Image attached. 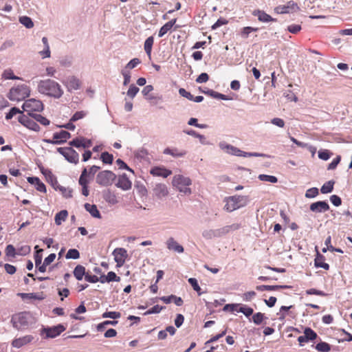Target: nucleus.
Returning a JSON list of instances; mask_svg holds the SVG:
<instances>
[{
  "mask_svg": "<svg viewBox=\"0 0 352 352\" xmlns=\"http://www.w3.org/2000/svg\"><path fill=\"white\" fill-rule=\"evenodd\" d=\"M37 89L40 94L55 99L61 98L64 93L61 86L51 79L40 80Z\"/></svg>",
  "mask_w": 352,
  "mask_h": 352,
  "instance_id": "f03ea898",
  "label": "nucleus"
},
{
  "mask_svg": "<svg viewBox=\"0 0 352 352\" xmlns=\"http://www.w3.org/2000/svg\"><path fill=\"white\" fill-rule=\"evenodd\" d=\"M258 179L261 181L268 182L270 183H276L278 181V179L276 177L273 176V175H265V174L259 175Z\"/></svg>",
  "mask_w": 352,
  "mask_h": 352,
  "instance_id": "603ef678",
  "label": "nucleus"
},
{
  "mask_svg": "<svg viewBox=\"0 0 352 352\" xmlns=\"http://www.w3.org/2000/svg\"><path fill=\"white\" fill-rule=\"evenodd\" d=\"M252 14L258 17V20L262 23H268L270 21H276V19L272 18L270 14H267L265 11L261 10H255L253 11Z\"/></svg>",
  "mask_w": 352,
  "mask_h": 352,
  "instance_id": "4be33fe9",
  "label": "nucleus"
},
{
  "mask_svg": "<svg viewBox=\"0 0 352 352\" xmlns=\"http://www.w3.org/2000/svg\"><path fill=\"white\" fill-rule=\"evenodd\" d=\"M179 94L184 98H187L188 100L192 101L194 100V96L189 91H187L184 88H180L179 89Z\"/></svg>",
  "mask_w": 352,
  "mask_h": 352,
  "instance_id": "0e129e2a",
  "label": "nucleus"
},
{
  "mask_svg": "<svg viewBox=\"0 0 352 352\" xmlns=\"http://www.w3.org/2000/svg\"><path fill=\"white\" fill-rule=\"evenodd\" d=\"M117 175L111 170H102L96 176V183L102 186H109L116 181Z\"/></svg>",
  "mask_w": 352,
  "mask_h": 352,
  "instance_id": "6e6552de",
  "label": "nucleus"
},
{
  "mask_svg": "<svg viewBox=\"0 0 352 352\" xmlns=\"http://www.w3.org/2000/svg\"><path fill=\"white\" fill-rule=\"evenodd\" d=\"M241 227L240 223H236L222 228L215 229L217 238L222 237L228 233L237 230Z\"/></svg>",
  "mask_w": 352,
  "mask_h": 352,
  "instance_id": "2eb2a0df",
  "label": "nucleus"
},
{
  "mask_svg": "<svg viewBox=\"0 0 352 352\" xmlns=\"http://www.w3.org/2000/svg\"><path fill=\"white\" fill-rule=\"evenodd\" d=\"M116 180L115 186L124 191L129 190L132 187V182L126 173L118 175Z\"/></svg>",
  "mask_w": 352,
  "mask_h": 352,
  "instance_id": "f8f14e48",
  "label": "nucleus"
},
{
  "mask_svg": "<svg viewBox=\"0 0 352 352\" xmlns=\"http://www.w3.org/2000/svg\"><path fill=\"white\" fill-rule=\"evenodd\" d=\"M86 115H87V113L84 111H76L72 116L70 121L71 122H76V121L83 118L84 117H85Z\"/></svg>",
  "mask_w": 352,
  "mask_h": 352,
  "instance_id": "052dcab7",
  "label": "nucleus"
},
{
  "mask_svg": "<svg viewBox=\"0 0 352 352\" xmlns=\"http://www.w3.org/2000/svg\"><path fill=\"white\" fill-rule=\"evenodd\" d=\"M83 140L82 138H76L69 142V144L76 148L82 147Z\"/></svg>",
  "mask_w": 352,
  "mask_h": 352,
  "instance_id": "774afa93",
  "label": "nucleus"
},
{
  "mask_svg": "<svg viewBox=\"0 0 352 352\" xmlns=\"http://www.w3.org/2000/svg\"><path fill=\"white\" fill-rule=\"evenodd\" d=\"M315 348L319 352H328L331 350L330 344L325 342H320L318 343Z\"/></svg>",
  "mask_w": 352,
  "mask_h": 352,
  "instance_id": "a18cd8bd",
  "label": "nucleus"
},
{
  "mask_svg": "<svg viewBox=\"0 0 352 352\" xmlns=\"http://www.w3.org/2000/svg\"><path fill=\"white\" fill-rule=\"evenodd\" d=\"M324 260H325V257L322 254H321L320 253L317 252V254H316V258L314 260L315 266L316 267H320V268H323L326 270H328L329 269V265L327 263H324Z\"/></svg>",
  "mask_w": 352,
  "mask_h": 352,
  "instance_id": "bb28decb",
  "label": "nucleus"
},
{
  "mask_svg": "<svg viewBox=\"0 0 352 352\" xmlns=\"http://www.w3.org/2000/svg\"><path fill=\"white\" fill-rule=\"evenodd\" d=\"M150 174L153 176L166 178L172 174V171L164 166H154L150 170Z\"/></svg>",
  "mask_w": 352,
  "mask_h": 352,
  "instance_id": "6ab92c4d",
  "label": "nucleus"
},
{
  "mask_svg": "<svg viewBox=\"0 0 352 352\" xmlns=\"http://www.w3.org/2000/svg\"><path fill=\"white\" fill-rule=\"evenodd\" d=\"M71 137L70 133L67 131H60L53 134V138L55 140H58L60 142V144H63Z\"/></svg>",
  "mask_w": 352,
  "mask_h": 352,
  "instance_id": "c756f323",
  "label": "nucleus"
},
{
  "mask_svg": "<svg viewBox=\"0 0 352 352\" xmlns=\"http://www.w3.org/2000/svg\"><path fill=\"white\" fill-rule=\"evenodd\" d=\"M38 168L41 173L46 178L47 181L50 183L52 186L55 189L59 184L51 170L45 168L43 166H38Z\"/></svg>",
  "mask_w": 352,
  "mask_h": 352,
  "instance_id": "a211bd4d",
  "label": "nucleus"
},
{
  "mask_svg": "<svg viewBox=\"0 0 352 352\" xmlns=\"http://www.w3.org/2000/svg\"><path fill=\"white\" fill-rule=\"evenodd\" d=\"M73 58L72 56H64L59 60L60 65L64 67H69L72 66Z\"/></svg>",
  "mask_w": 352,
  "mask_h": 352,
  "instance_id": "3c124183",
  "label": "nucleus"
},
{
  "mask_svg": "<svg viewBox=\"0 0 352 352\" xmlns=\"http://www.w3.org/2000/svg\"><path fill=\"white\" fill-rule=\"evenodd\" d=\"M334 184H335V182L333 180L327 182L322 186V187L320 188V192L322 194H327V193L331 192L332 190H333Z\"/></svg>",
  "mask_w": 352,
  "mask_h": 352,
  "instance_id": "e433bc0d",
  "label": "nucleus"
},
{
  "mask_svg": "<svg viewBox=\"0 0 352 352\" xmlns=\"http://www.w3.org/2000/svg\"><path fill=\"white\" fill-rule=\"evenodd\" d=\"M66 259H78L80 258V252L76 249H69L66 255H65Z\"/></svg>",
  "mask_w": 352,
  "mask_h": 352,
  "instance_id": "49530a36",
  "label": "nucleus"
},
{
  "mask_svg": "<svg viewBox=\"0 0 352 352\" xmlns=\"http://www.w3.org/2000/svg\"><path fill=\"white\" fill-rule=\"evenodd\" d=\"M102 196L109 204L115 205L118 202L116 193L109 188L103 190L102 191Z\"/></svg>",
  "mask_w": 352,
  "mask_h": 352,
  "instance_id": "aec40b11",
  "label": "nucleus"
},
{
  "mask_svg": "<svg viewBox=\"0 0 352 352\" xmlns=\"http://www.w3.org/2000/svg\"><path fill=\"white\" fill-rule=\"evenodd\" d=\"M237 311L243 314L246 317H250L253 314L254 310L250 307L243 305L240 307Z\"/></svg>",
  "mask_w": 352,
  "mask_h": 352,
  "instance_id": "6e6d98bb",
  "label": "nucleus"
},
{
  "mask_svg": "<svg viewBox=\"0 0 352 352\" xmlns=\"http://www.w3.org/2000/svg\"><path fill=\"white\" fill-rule=\"evenodd\" d=\"M224 201L226 202L224 210L231 212L247 206L249 199L248 196L234 195L225 198Z\"/></svg>",
  "mask_w": 352,
  "mask_h": 352,
  "instance_id": "7ed1b4c3",
  "label": "nucleus"
},
{
  "mask_svg": "<svg viewBox=\"0 0 352 352\" xmlns=\"http://www.w3.org/2000/svg\"><path fill=\"white\" fill-rule=\"evenodd\" d=\"M33 340L34 337L32 335H26L20 338H14L12 340L11 345L14 348L20 349L32 342Z\"/></svg>",
  "mask_w": 352,
  "mask_h": 352,
  "instance_id": "dca6fc26",
  "label": "nucleus"
},
{
  "mask_svg": "<svg viewBox=\"0 0 352 352\" xmlns=\"http://www.w3.org/2000/svg\"><path fill=\"white\" fill-rule=\"evenodd\" d=\"M122 75L124 77L123 85H127L131 81V74L128 70H122Z\"/></svg>",
  "mask_w": 352,
  "mask_h": 352,
  "instance_id": "69168bd1",
  "label": "nucleus"
},
{
  "mask_svg": "<svg viewBox=\"0 0 352 352\" xmlns=\"http://www.w3.org/2000/svg\"><path fill=\"white\" fill-rule=\"evenodd\" d=\"M113 255L114 256L115 262L117 263V267H122L128 256L127 252L124 248H117L113 251Z\"/></svg>",
  "mask_w": 352,
  "mask_h": 352,
  "instance_id": "ddd939ff",
  "label": "nucleus"
},
{
  "mask_svg": "<svg viewBox=\"0 0 352 352\" xmlns=\"http://www.w3.org/2000/svg\"><path fill=\"white\" fill-rule=\"evenodd\" d=\"M28 182L34 185L36 189L42 192H46V186L39 179L38 177H28L27 178Z\"/></svg>",
  "mask_w": 352,
  "mask_h": 352,
  "instance_id": "a878e982",
  "label": "nucleus"
},
{
  "mask_svg": "<svg viewBox=\"0 0 352 352\" xmlns=\"http://www.w3.org/2000/svg\"><path fill=\"white\" fill-rule=\"evenodd\" d=\"M57 151L69 163L77 164L79 162V154L72 147H59Z\"/></svg>",
  "mask_w": 352,
  "mask_h": 352,
  "instance_id": "1a4fd4ad",
  "label": "nucleus"
},
{
  "mask_svg": "<svg viewBox=\"0 0 352 352\" xmlns=\"http://www.w3.org/2000/svg\"><path fill=\"white\" fill-rule=\"evenodd\" d=\"M74 276L78 280H81L83 278V276L85 277L87 274L85 272V267L81 265H78L75 267L74 270Z\"/></svg>",
  "mask_w": 352,
  "mask_h": 352,
  "instance_id": "7c9ffc66",
  "label": "nucleus"
},
{
  "mask_svg": "<svg viewBox=\"0 0 352 352\" xmlns=\"http://www.w3.org/2000/svg\"><path fill=\"white\" fill-rule=\"evenodd\" d=\"M299 7L296 3L293 1H288L285 5L278 6L274 10L277 14H288L297 12Z\"/></svg>",
  "mask_w": 352,
  "mask_h": 352,
  "instance_id": "9b49d317",
  "label": "nucleus"
},
{
  "mask_svg": "<svg viewBox=\"0 0 352 352\" xmlns=\"http://www.w3.org/2000/svg\"><path fill=\"white\" fill-rule=\"evenodd\" d=\"M140 89L135 86L134 84H132L129 86V88L126 92V95L133 99L135 98V96L137 95V94L139 92Z\"/></svg>",
  "mask_w": 352,
  "mask_h": 352,
  "instance_id": "864d4df0",
  "label": "nucleus"
},
{
  "mask_svg": "<svg viewBox=\"0 0 352 352\" xmlns=\"http://www.w3.org/2000/svg\"><path fill=\"white\" fill-rule=\"evenodd\" d=\"M188 283L192 287L193 289L195 291H196L199 295H201V293H200L201 288L198 284L197 279L195 278H190L188 279Z\"/></svg>",
  "mask_w": 352,
  "mask_h": 352,
  "instance_id": "e2e57ef3",
  "label": "nucleus"
},
{
  "mask_svg": "<svg viewBox=\"0 0 352 352\" xmlns=\"http://www.w3.org/2000/svg\"><path fill=\"white\" fill-rule=\"evenodd\" d=\"M87 177H88V172H87V168H85L82 170L81 175L80 176L79 180H78V183L81 186H88L89 180L87 179Z\"/></svg>",
  "mask_w": 352,
  "mask_h": 352,
  "instance_id": "c03bdc74",
  "label": "nucleus"
},
{
  "mask_svg": "<svg viewBox=\"0 0 352 352\" xmlns=\"http://www.w3.org/2000/svg\"><path fill=\"white\" fill-rule=\"evenodd\" d=\"M153 192L157 198H162L168 195V191L164 184H156L153 188Z\"/></svg>",
  "mask_w": 352,
  "mask_h": 352,
  "instance_id": "b1692460",
  "label": "nucleus"
},
{
  "mask_svg": "<svg viewBox=\"0 0 352 352\" xmlns=\"http://www.w3.org/2000/svg\"><path fill=\"white\" fill-rule=\"evenodd\" d=\"M18 121L23 126L33 131L38 132L41 128L36 122L35 120L28 115L22 114L18 117Z\"/></svg>",
  "mask_w": 352,
  "mask_h": 352,
  "instance_id": "9d476101",
  "label": "nucleus"
},
{
  "mask_svg": "<svg viewBox=\"0 0 352 352\" xmlns=\"http://www.w3.org/2000/svg\"><path fill=\"white\" fill-rule=\"evenodd\" d=\"M18 296H21V298L23 300L34 299L41 300L44 298L41 295L36 293H19Z\"/></svg>",
  "mask_w": 352,
  "mask_h": 352,
  "instance_id": "473e14b6",
  "label": "nucleus"
},
{
  "mask_svg": "<svg viewBox=\"0 0 352 352\" xmlns=\"http://www.w3.org/2000/svg\"><path fill=\"white\" fill-rule=\"evenodd\" d=\"M219 148L226 152L228 154L234 155V156H239L241 150L238 148L237 147H235L231 144H227L225 142H221L219 144Z\"/></svg>",
  "mask_w": 352,
  "mask_h": 352,
  "instance_id": "412c9836",
  "label": "nucleus"
},
{
  "mask_svg": "<svg viewBox=\"0 0 352 352\" xmlns=\"http://www.w3.org/2000/svg\"><path fill=\"white\" fill-rule=\"evenodd\" d=\"M68 216V212L66 210H63L55 215V223L57 226H60L63 221H65Z\"/></svg>",
  "mask_w": 352,
  "mask_h": 352,
  "instance_id": "2f4dec72",
  "label": "nucleus"
},
{
  "mask_svg": "<svg viewBox=\"0 0 352 352\" xmlns=\"http://www.w3.org/2000/svg\"><path fill=\"white\" fill-rule=\"evenodd\" d=\"M31 117L35 120L36 122H39L43 126H48L50 123V121L47 118L41 114L35 113Z\"/></svg>",
  "mask_w": 352,
  "mask_h": 352,
  "instance_id": "4c0bfd02",
  "label": "nucleus"
},
{
  "mask_svg": "<svg viewBox=\"0 0 352 352\" xmlns=\"http://www.w3.org/2000/svg\"><path fill=\"white\" fill-rule=\"evenodd\" d=\"M202 236L207 240L217 238L215 229L205 230L202 232Z\"/></svg>",
  "mask_w": 352,
  "mask_h": 352,
  "instance_id": "8fccbe9b",
  "label": "nucleus"
},
{
  "mask_svg": "<svg viewBox=\"0 0 352 352\" xmlns=\"http://www.w3.org/2000/svg\"><path fill=\"white\" fill-rule=\"evenodd\" d=\"M304 335L309 341L314 340L318 337L317 333L309 327L305 329Z\"/></svg>",
  "mask_w": 352,
  "mask_h": 352,
  "instance_id": "79ce46f5",
  "label": "nucleus"
},
{
  "mask_svg": "<svg viewBox=\"0 0 352 352\" xmlns=\"http://www.w3.org/2000/svg\"><path fill=\"white\" fill-rule=\"evenodd\" d=\"M154 38L152 36L148 37L145 42H144V50L146 53V54L151 57V51H152V47L153 45Z\"/></svg>",
  "mask_w": 352,
  "mask_h": 352,
  "instance_id": "f704fd0d",
  "label": "nucleus"
},
{
  "mask_svg": "<svg viewBox=\"0 0 352 352\" xmlns=\"http://www.w3.org/2000/svg\"><path fill=\"white\" fill-rule=\"evenodd\" d=\"M118 323V322L117 320H105L101 323H99L96 326V329L98 331H102L106 328V327H109V325L116 326Z\"/></svg>",
  "mask_w": 352,
  "mask_h": 352,
  "instance_id": "a19ab883",
  "label": "nucleus"
},
{
  "mask_svg": "<svg viewBox=\"0 0 352 352\" xmlns=\"http://www.w3.org/2000/svg\"><path fill=\"white\" fill-rule=\"evenodd\" d=\"M166 244L169 250H173L179 254L183 253L184 251L183 246L179 244L173 237L168 238Z\"/></svg>",
  "mask_w": 352,
  "mask_h": 352,
  "instance_id": "5701e85b",
  "label": "nucleus"
},
{
  "mask_svg": "<svg viewBox=\"0 0 352 352\" xmlns=\"http://www.w3.org/2000/svg\"><path fill=\"white\" fill-rule=\"evenodd\" d=\"M23 111L27 112L29 116L34 115V112H41L44 109L43 102L34 98H30L25 100L22 105Z\"/></svg>",
  "mask_w": 352,
  "mask_h": 352,
  "instance_id": "423d86ee",
  "label": "nucleus"
},
{
  "mask_svg": "<svg viewBox=\"0 0 352 352\" xmlns=\"http://www.w3.org/2000/svg\"><path fill=\"white\" fill-rule=\"evenodd\" d=\"M85 210L89 212V214L94 218L100 219L101 214L99 210H98L97 206L95 204H90L86 203L85 204Z\"/></svg>",
  "mask_w": 352,
  "mask_h": 352,
  "instance_id": "c85d7f7f",
  "label": "nucleus"
},
{
  "mask_svg": "<svg viewBox=\"0 0 352 352\" xmlns=\"http://www.w3.org/2000/svg\"><path fill=\"white\" fill-rule=\"evenodd\" d=\"M63 83L65 85L69 92L78 90L80 87V80L75 76H68L65 80L63 81Z\"/></svg>",
  "mask_w": 352,
  "mask_h": 352,
  "instance_id": "4468645a",
  "label": "nucleus"
},
{
  "mask_svg": "<svg viewBox=\"0 0 352 352\" xmlns=\"http://www.w3.org/2000/svg\"><path fill=\"white\" fill-rule=\"evenodd\" d=\"M100 159L104 164H111L113 160V156L112 154L105 151L101 153Z\"/></svg>",
  "mask_w": 352,
  "mask_h": 352,
  "instance_id": "de8ad7c7",
  "label": "nucleus"
},
{
  "mask_svg": "<svg viewBox=\"0 0 352 352\" xmlns=\"http://www.w3.org/2000/svg\"><path fill=\"white\" fill-rule=\"evenodd\" d=\"M172 184L179 192L187 195H191L192 190L188 187L192 184L190 177L182 175H175L173 178Z\"/></svg>",
  "mask_w": 352,
  "mask_h": 352,
  "instance_id": "20e7f679",
  "label": "nucleus"
},
{
  "mask_svg": "<svg viewBox=\"0 0 352 352\" xmlns=\"http://www.w3.org/2000/svg\"><path fill=\"white\" fill-rule=\"evenodd\" d=\"M163 153L171 155L173 157H182L186 155L187 152L185 150H180L177 148L167 147L164 150Z\"/></svg>",
  "mask_w": 352,
  "mask_h": 352,
  "instance_id": "393cba45",
  "label": "nucleus"
},
{
  "mask_svg": "<svg viewBox=\"0 0 352 352\" xmlns=\"http://www.w3.org/2000/svg\"><path fill=\"white\" fill-rule=\"evenodd\" d=\"M135 188L137 190L138 193L141 197H144L147 195V189L143 183L140 182H136L135 183Z\"/></svg>",
  "mask_w": 352,
  "mask_h": 352,
  "instance_id": "ea45409f",
  "label": "nucleus"
},
{
  "mask_svg": "<svg viewBox=\"0 0 352 352\" xmlns=\"http://www.w3.org/2000/svg\"><path fill=\"white\" fill-rule=\"evenodd\" d=\"M102 317L103 318H111L115 320L121 317V314L118 311H105L102 314Z\"/></svg>",
  "mask_w": 352,
  "mask_h": 352,
  "instance_id": "09e8293b",
  "label": "nucleus"
},
{
  "mask_svg": "<svg viewBox=\"0 0 352 352\" xmlns=\"http://www.w3.org/2000/svg\"><path fill=\"white\" fill-rule=\"evenodd\" d=\"M30 95V89L26 85H21L10 89L8 98L12 101H21Z\"/></svg>",
  "mask_w": 352,
  "mask_h": 352,
  "instance_id": "39448f33",
  "label": "nucleus"
},
{
  "mask_svg": "<svg viewBox=\"0 0 352 352\" xmlns=\"http://www.w3.org/2000/svg\"><path fill=\"white\" fill-rule=\"evenodd\" d=\"M184 133L188 134V135H191L192 137L199 138L200 142L202 144H208L207 142H206V137L204 135H201V134L198 133L195 130L190 129V130H188V131H184Z\"/></svg>",
  "mask_w": 352,
  "mask_h": 352,
  "instance_id": "c9c22d12",
  "label": "nucleus"
},
{
  "mask_svg": "<svg viewBox=\"0 0 352 352\" xmlns=\"http://www.w3.org/2000/svg\"><path fill=\"white\" fill-rule=\"evenodd\" d=\"M55 190H59L61 192L62 195L66 199L72 197L73 191L69 188H65L58 184L57 187L55 188Z\"/></svg>",
  "mask_w": 352,
  "mask_h": 352,
  "instance_id": "72a5a7b5",
  "label": "nucleus"
},
{
  "mask_svg": "<svg viewBox=\"0 0 352 352\" xmlns=\"http://www.w3.org/2000/svg\"><path fill=\"white\" fill-rule=\"evenodd\" d=\"M17 113H19L21 115L23 114V111H21L19 108H17L16 107H12L10 109L9 112L6 114V117L5 118H6V120H10V119L12 118V117L14 116H15Z\"/></svg>",
  "mask_w": 352,
  "mask_h": 352,
  "instance_id": "5fc2aeb1",
  "label": "nucleus"
},
{
  "mask_svg": "<svg viewBox=\"0 0 352 352\" xmlns=\"http://www.w3.org/2000/svg\"><path fill=\"white\" fill-rule=\"evenodd\" d=\"M177 21L176 19H171L170 21L166 23L159 30L158 36L160 38L164 36L175 24Z\"/></svg>",
  "mask_w": 352,
  "mask_h": 352,
  "instance_id": "cd10ccee",
  "label": "nucleus"
},
{
  "mask_svg": "<svg viewBox=\"0 0 352 352\" xmlns=\"http://www.w3.org/2000/svg\"><path fill=\"white\" fill-rule=\"evenodd\" d=\"M309 209L315 213H322L329 210V205L326 201H318L312 203L309 206Z\"/></svg>",
  "mask_w": 352,
  "mask_h": 352,
  "instance_id": "f3484780",
  "label": "nucleus"
},
{
  "mask_svg": "<svg viewBox=\"0 0 352 352\" xmlns=\"http://www.w3.org/2000/svg\"><path fill=\"white\" fill-rule=\"evenodd\" d=\"M252 319L255 324L259 325L263 322L264 319H267V318L265 316L264 314L257 312L252 316Z\"/></svg>",
  "mask_w": 352,
  "mask_h": 352,
  "instance_id": "37998d69",
  "label": "nucleus"
},
{
  "mask_svg": "<svg viewBox=\"0 0 352 352\" xmlns=\"http://www.w3.org/2000/svg\"><path fill=\"white\" fill-rule=\"evenodd\" d=\"M36 322V319L30 311L16 313L11 316L10 323L14 329L23 331Z\"/></svg>",
  "mask_w": 352,
  "mask_h": 352,
  "instance_id": "f257e3e1",
  "label": "nucleus"
},
{
  "mask_svg": "<svg viewBox=\"0 0 352 352\" xmlns=\"http://www.w3.org/2000/svg\"><path fill=\"white\" fill-rule=\"evenodd\" d=\"M19 22L26 28L30 29L34 27V23L32 19L27 16L19 17Z\"/></svg>",
  "mask_w": 352,
  "mask_h": 352,
  "instance_id": "58836bf2",
  "label": "nucleus"
},
{
  "mask_svg": "<svg viewBox=\"0 0 352 352\" xmlns=\"http://www.w3.org/2000/svg\"><path fill=\"white\" fill-rule=\"evenodd\" d=\"M141 63L140 60L138 58H134L131 59L125 66L124 69H132L135 68L138 65Z\"/></svg>",
  "mask_w": 352,
  "mask_h": 352,
  "instance_id": "bf43d9fd",
  "label": "nucleus"
},
{
  "mask_svg": "<svg viewBox=\"0 0 352 352\" xmlns=\"http://www.w3.org/2000/svg\"><path fill=\"white\" fill-rule=\"evenodd\" d=\"M301 29V25L298 24H292L287 27V30L292 34H297Z\"/></svg>",
  "mask_w": 352,
  "mask_h": 352,
  "instance_id": "338daca9",
  "label": "nucleus"
},
{
  "mask_svg": "<svg viewBox=\"0 0 352 352\" xmlns=\"http://www.w3.org/2000/svg\"><path fill=\"white\" fill-rule=\"evenodd\" d=\"M318 195V189L316 187H313L307 190L305 192V197L311 199L316 197Z\"/></svg>",
  "mask_w": 352,
  "mask_h": 352,
  "instance_id": "13d9d810",
  "label": "nucleus"
},
{
  "mask_svg": "<svg viewBox=\"0 0 352 352\" xmlns=\"http://www.w3.org/2000/svg\"><path fill=\"white\" fill-rule=\"evenodd\" d=\"M107 278L105 280H107V283L115 281L119 282L120 280V278L116 275L114 272H109L107 274Z\"/></svg>",
  "mask_w": 352,
  "mask_h": 352,
  "instance_id": "680f3d73",
  "label": "nucleus"
},
{
  "mask_svg": "<svg viewBox=\"0 0 352 352\" xmlns=\"http://www.w3.org/2000/svg\"><path fill=\"white\" fill-rule=\"evenodd\" d=\"M65 329L66 327L62 324L52 327L43 326L40 331V335L44 339L55 338L65 331Z\"/></svg>",
  "mask_w": 352,
  "mask_h": 352,
  "instance_id": "0eeeda50",
  "label": "nucleus"
},
{
  "mask_svg": "<svg viewBox=\"0 0 352 352\" xmlns=\"http://www.w3.org/2000/svg\"><path fill=\"white\" fill-rule=\"evenodd\" d=\"M163 309L164 307L160 306L159 305H156L153 306L152 308L147 310L146 312H144V316L159 314Z\"/></svg>",
  "mask_w": 352,
  "mask_h": 352,
  "instance_id": "4d7b16f0",
  "label": "nucleus"
}]
</instances>
